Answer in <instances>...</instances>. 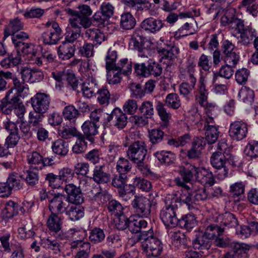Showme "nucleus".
Returning <instances> with one entry per match:
<instances>
[{
  "mask_svg": "<svg viewBox=\"0 0 258 258\" xmlns=\"http://www.w3.org/2000/svg\"><path fill=\"white\" fill-rule=\"evenodd\" d=\"M54 203L55 202L53 201L49 207L51 214L47 219V226L51 232L57 234V238L63 240L67 238V236L65 233H62L61 231L62 222L60 217L58 216V214H61L56 211H53L52 209V206L53 205H54Z\"/></svg>",
  "mask_w": 258,
  "mask_h": 258,
  "instance_id": "nucleus-8",
  "label": "nucleus"
},
{
  "mask_svg": "<svg viewBox=\"0 0 258 258\" xmlns=\"http://www.w3.org/2000/svg\"><path fill=\"white\" fill-rule=\"evenodd\" d=\"M107 80L110 84H116L120 82L121 74L114 68L107 70Z\"/></svg>",
  "mask_w": 258,
  "mask_h": 258,
  "instance_id": "nucleus-56",
  "label": "nucleus"
},
{
  "mask_svg": "<svg viewBox=\"0 0 258 258\" xmlns=\"http://www.w3.org/2000/svg\"><path fill=\"white\" fill-rule=\"evenodd\" d=\"M85 37L88 40L92 42L94 45H100L105 40L104 34L100 30L97 28L87 29L85 33Z\"/></svg>",
  "mask_w": 258,
  "mask_h": 258,
  "instance_id": "nucleus-21",
  "label": "nucleus"
},
{
  "mask_svg": "<svg viewBox=\"0 0 258 258\" xmlns=\"http://www.w3.org/2000/svg\"><path fill=\"white\" fill-rule=\"evenodd\" d=\"M244 189L245 184L243 182H237L230 185L229 192L232 196L238 197L244 193Z\"/></svg>",
  "mask_w": 258,
  "mask_h": 258,
  "instance_id": "nucleus-62",
  "label": "nucleus"
},
{
  "mask_svg": "<svg viewBox=\"0 0 258 258\" xmlns=\"http://www.w3.org/2000/svg\"><path fill=\"white\" fill-rule=\"evenodd\" d=\"M113 125L119 129L123 128L127 123V117L125 113L118 107L115 108Z\"/></svg>",
  "mask_w": 258,
  "mask_h": 258,
  "instance_id": "nucleus-37",
  "label": "nucleus"
},
{
  "mask_svg": "<svg viewBox=\"0 0 258 258\" xmlns=\"http://www.w3.org/2000/svg\"><path fill=\"white\" fill-rule=\"evenodd\" d=\"M104 238L105 234L103 230L99 228H94L90 232L89 239L94 243H100Z\"/></svg>",
  "mask_w": 258,
  "mask_h": 258,
  "instance_id": "nucleus-60",
  "label": "nucleus"
},
{
  "mask_svg": "<svg viewBox=\"0 0 258 258\" xmlns=\"http://www.w3.org/2000/svg\"><path fill=\"white\" fill-rule=\"evenodd\" d=\"M21 55L16 53H12L7 57L4 58L0 62L1 66L5 69L16 66L21 62Z\"/></svg>",
  "mask_w": 258,
  "mask_h": 258,
  "instance_id": "nucleus-39",
  "label": "nucleus"
},
{
  "mask_svg": "<svg viewBox=\"0 0 258 258\" xmlns=\"http://www.w3.org/2000/svg\"><path fill=\"white\" fill-rule=\"evenodd\" d=\"M64 189L67 196L59 194L58 197L54 199V202L60 203L64 199L68 203L70 204H81L83 202V194L79 187L73 183H70L66 185Z\"/></svg>",
  "mask_w": 258,
  "mask_h": 258,
  "instance_id": "nucleus-7",
  "label": "nucleus"
},
{
  "mask_svg": "<svg viewBox=\"0 0 258 258\" xmlns=\"http://www.w3.org/2000/svg\"><path fill=\"white\" fill-rule=\"evenodd\" d=\"M132 168V165L128 159L121 157L117 161L116 169L118 172L122 175H125L129 172Z\"/></svg>",
  "mask_w": 258,
  "mask_h": 258,
  "instance_id": "nucleus-47",
  "label": "nucleus"
},
{
  "mask_svg": "<svg viewBox=\"0 0 258 258\" xmlns=\"http://www.w3.org/2000/svg\"><path fill=\"white\" fill-rule=\"evenodd\" d=\"M178 220L179 226L184 228L187 230H190L194 228L196 226L197 222L195 216L192 214L185 215Z\"/></svg>",
  "mask_w": 258,
  "mask_h": 258,
  "instance_id": "nucleus-40",
  "label": "nucleus"
},
{
  "mask_svg": "<svg viewBox=\"0 0 258 258\" xmlns=\"http://www.w3.org/2000/svg\"><path fill=\"white\" fill-rule=\"evenodd\" d=\"M62 113L64 118L69 120H74L79 114L78 110L73 105L66 106Z\"/></svg>",
  "mask_w": 258,
  "mask_h": 258,
  "instance_id": "nucleus-63",
  "label": "nucleus"
},
{
  "mask_svg": "<svg viewBox=\"0 0 258 258\" xmlns=\"http://www.w3.org/2000/svg\"><path fill=\"white\" fill-rule=\"evenodd\" d=\"M147 154V149L145 142L136 141L128 147L126 155L128 159L137 165L142 170L145 166V159Z\"/></svg>",
  "mask_w": 258,
  "mask_h": 258,
  "instance_id": "nucleus-4",
  "label": "nucleus"
},
{
  "mask_svg": "<svg viewBox=\"0 0 258 258\" xmlns=\"http://www.w3.org/2000/svg\"><path fill=\"white\" fill-rule=\"evenodd\" d=\"M81 85V91L84 97L90 98L93 96L97 90L96 81L92 79L83 83Z\"/></svg>",
  "mask_w": 258,
  "mask_h": 258,
  "instance_id": "nucleus-33",
  "label": "nucleus"
},
{
  "mask_svg": "<svg viewBox=\"0 0 258 258\" xmlns=\"http://www.w3.org/2000/svg\"><path fill=\"white\" fill-rule=\"evenodd\" d=\"M225 227H222V224L216 223L210 224L205 229L204 234L211 239L215 238L219 235H222L224 232Z\"/></svg>",
  "mask_w": 258,
  "mask_h": 258,
  "instance_id": "nucleus-32",
  "label": "nucleus"
},
{
  "mask_svg": "<svg viewBox=\"0 0 258 258\" xmlns=\"http://www.w3.org/2000/svg\"><path fill=\"white\" fill-rule=\"evenodd\" d=\"M44 113L34 111H31L29 113L28 123L33 128H36L42 126V122L44 117Z\"/></svg>",
  "mask_w": 258,
  "mask_h": 258,
  "instance_id": "nucleus-45",
  "label": "nucleus"
},
{
  "mask_svg": "<svg viewBox=\"0 0 258 258\" xmlns=\"http://www.w3.org/2000/svg\"><path fill=\"white\" fill-rule=\"evenodd\" d=\"M51 148L55 154L64 156L69 152V143L62 139H58L52 142Z\"/></svg>",
  "mask_w": 258,
  "mask_h": 258,
  "instance_id": "nucleus-29",
  "label": "nucleus"
},
{
  "mask_svg": "<svg viewBox=\"0 0 258 258\" xmlns=\"http://www.w3.org/2000/svg\"><path fill=\"white\" fill-rule=\"evenodd\" d=\"M135 212L140 217L147 218L151 213V201L142 196H135L132 202Z\"/></svg>",
  "mask_w": 258,
  "mask_h": 258,
  "instance_id": "nucleus-10",
  "label": "nucleus"
},
{
  "mask_svg": "<svg viewBox=\"0 0 258 258\" xmlns=\"http://www.w3.org/2000/svg\"><path fill=\"white\" fill-rule=\"evenodd\" d=\"M90 178L97 184H105L110 181V174L106 172L105 164L102 163L95 166Z\"/></svg>",
  "mask_w": 258,
  "mask_h": 258,
  "instance_id": "nucleus-17",
  "label": "nucleus"
},
{
  "mask_svg": "<svg viewBox=\"0 0 258 258\" xmlns=\"http://www.w3.org/2000/svg\"><path fill=\"white\" fill-rule=\"evenodd\" d=\"M124 5L131 8H136L137 10H143L149 9L151 7L149 0H122Z\"/></svg>",
  "mask_w": 258,
  "mask_h": 258,
  "instance_id": "nucleus-43",
  "label": "nucleus"
},
{
  "mask_svg": "<svg viewBox=\"0 0 258 258\" xmlns=\"http://www.w3.org/2000/svg\"><path fill=\"white\" fill-rule=\"evenodd\" d=\"M166 105L174 109H178L181 105L180 100L176 93H170L165 98Z\"/></svg>",
  "mask_w": 258,
  "mask_h": 258,
  "instance_id": "nucleus-54",
  "label": "nucleus"
},
{
  "mask_svg": "<svg viewBox=\"0 0 258 258\" xmlns=\"http://www.w3.org/2000/svg\"><path fill=\"white\" fill-rule=\"evenodd\" d=\"M23 208L17 203L9 201L5 204V208L2 212V215L4 218H11L18 215Z\"/></svg>",
  "mask_w": 258,
  "mask_h": 258,
  "instance_id": "nucleus-23",
  "label": "nucleus"
},
{
  "mask_svg": "<svg viewBox=\"0 0 258 258\" xmlns=\"http://www.w3.org/2000/svg\"><path fill=\"white\" fill-rule=\"evenodd\" d=\"M32 106L35 111L45 113L48 110L50 98V96L42 93H38L31 98Z\"/></svg>",
  "mask_w": 258,
  "mask_h": 258,
  "instance_id": "nucleus-13",
  "label": "nucleus"
},
{
  "mask_svg": "<svg viewBox=\"0 0 258 258\" xmlns=\"http://www.w3.org/2000/svg\"><path fill=\"white\" fill-rule=\"evenodd\" d=\"M203 130L205 131V138L208 144H212L217 141L219 135L217 126L209 125L207 128Z\"/></svg>",
  "mask_w": 258,
  "mask_h": 258,
  "instance_id": "nucleus-41",
  "label": "nucleus"
},
{
  "mask_svg": "<svg viewBox=\"0 0 258 258\" xmlns=\"http://www.w3.org/2000/svg\"><path fill=\"white\" fill-rule=\"evenodd\" d=\"M192 245L195 249H200L204 253V250H208L211 247L212 241L204 233H200L193 240Z\"/></svg>",
  "mask_w": 258,
  "mask_h": 258,
  "instance_id": "nucleus-22",
  "label": "nucleus"
},
{
  "mask_svg": "<svg viewBox=\"0 0 258 258\" xmlns=\"http://www.w3.org/2000/svg\"><path fill=\"white\" fill-rule=\"evenodd\" d=\"M136 24V21L130 13H124L120 16V26L124 30L133 29Z\"/></svg>",
  "mask_w": 258,
  "mask_h": 258,
  "instance_id": "nucleus-35",
  "label": "nucleus"
},
{
  "mask_svg": "<svg viewBox=\"0 0 258 258\" xmlns=\"http://www.w3.org/2000/svg\"><path fill=\"white\" fill-rule=\"evenodd\" d=\"M247 124L242 121H235L230 124L229 134L233 140L240 141L246 137Z\"/></svg>",
  "mask_w": 258,
  "mask_h": 258,
  "instance_id": "nucleus-14",
  "label": "nucleus"
},
{
  "mask_svg": "<svg viewBox=\"0 0 258 258\" xmlns=\"http://www.w3.org/2000/svg\"><path fill=\"white\" fill-rule=\"evenodd\" d=\"M139 239L141 241V247L147 258H161L162 243L160 239L154 235L152 228L148 231H144Z\"/></svg>",
  "mask_w": 258,
  "mask_h": 258,
  "instance_id": "nucleus-1",
  "label": "nucleus"
},
{
  "mask_svg": "<svg viewBox=\"0 0 258 258\" xmlns=\"http://www.w3.org/2000/svg\"><path fill=\"white\" fill-rule=\"evenodd\" d=\"M117 57V52L115 50L111 49L108 50L105 57L106 70L115 68Z\"/></svg>",
  "mask_w": 258,
  "mask_h": 258,
  "instance_id": "nucleus-61",
  "label": "nucleus"
},
{
  "mask_svg": "<svg viewBox=\"0 0 258 258\" xmlns=\"http://www.w3.org/2000/svg\"><path fill=\"white\" fill-rule=\"evenodd\" d=\"M8 252H11V258H24L25 248L17 241H11V248Z\"/></svg>",
  "mask_w": 258,
  "mask_h": 258,
  "instance_id": "nucleus-44",
  "label": "nucleus"
},
{
  "mask_svg": "<svg viewBox=\"0 0 258 258\" xmlns=\"http://www.w3.org/2000/svg\"><path fill=\"white\" fill-rule=\"evenodd\" d=\"M75 46L68 42H62L57 50V53L60 58L68 60L72 57L75 54Z\"/></svg>",
  "mask_w": 258,
  "mask_h": 258,
  "instance_id": "nucleus-24",
  "label": "nucleus"
},
{
  "mask_svg": "<svg viewBox=\"0 0 258 258\" xmlns=\"http://www.w3.org/2000/svg\"><path fill=\"white\" fill-rule=\"evenodd\" d=\"M238 96L243 102L251 104L253 101L254 93L253 91L249 88L244 87L239 91Z\"/></svg>",
  "mask_w": 258,
  "mask_h": 258,
  "instance_id": "nucleus-51",
  "label": "nucleus"
},
{
  "mask_svg": "<svg viewBox=\"0 0 258 258\" xmlns=\"http://www.w3.org/2000/svg\"><path fill=\"white\" fill-rule=\"evenodd\" d=\"M43 244L44 247L52 250L55 254L60 253L62 248V243L57 239H46L44 240Z\"/></svg>",
  "mask_w": 258,
  "mask_h": 258,
  "instance_id": "nucleus-46",
  "label": "nucleus"
},
{
  "mask_svg": "<svg viewBox=\"0 0 258 258\" xmlns=\"http://www.w3.org/2000/svg\"><path fill=\"white\" fill-rule=\"evenodd\" d=\"M149 77L150 76H154V77H158L160 76L162 73V67L160 64L151 60L148 62Z\"/></svg>",
  "mask_w": 258,
  "mask_h": 258,
  "instance_id": "nucleus-64",
  "label": "nucleus"
},
{
  "mask_svg": "<svg viewBox=\"0 0 258 258\" xmlns=\"http://www.w3.org/2000/svg\"><path fill=\"white\" fill-rule=\"evenodd\" d=\"M41 39L45 44L54 45L57 43L60 39V37L52 31L47 30L42 33Z\"/></svg>",
  "mask_w": 258,
  "mask_h": 258,
  "instance_id": "nucleus-48",
  "label": "nucleus"
},
{
  "mask_svg": "<svg viewBox=\"0 0 258 258\" xmlns=\"http://www.w3.org/2000/svg\"><path fill=\"white\" fill-rule=\"evenodd\" d=\"M79 205L68 203L63 199V201L62 200L60 203L55 202L54 206H52V209L61 214L65 213L70 220L76 221L82 218L84 215L83 208Z\"/></svg>",
  "mask_w": 258,
  "mask_h": 258,
  "instance_id": "nucleus-5",
  "label": "nucleus"
},
{
  "mask_svg": "<svg viewBox=\"0 0 258 258\" xmlns=\"http://www.w3.org/2000/svg\"><path fill=\"white\" fill-rule=\"evenodd\" d=\"M126 175L119 174L115 175L112 180V185L118 189V194L120 197H124L127 195L134 194V187L132 185H127Z\"/></svg>",
  "mask_w": 258,
  "mask_h": 258,
  "instance_id": "nucleus-12",
  "label": "nucleus"
},
{
  "mask_svg": "<svg viewBox=\"0 0 258 258\" xmlns=\"http://www.w3.org/2000/svg\"><path fill=\"white\" fill-rule=\"evenodd\" d=\"M164 133L160 128H155L148 131L149 141L153 144H157L162 141Z\"/></svg>",
  "mask_w": 258,
  "mask_h": 258,
  "instance_id": "nucleus-50",
  "label": "nucleus"
},
{
  "mask_svg": "<svg viewBox=\"0 0 258 258\" xmlns=\"http://www.w3.org/2000/svg\"><path fill=\"white\" fill-rule=\"evenodd\" d=\"M98 126L95 122L90 120H87L84 122L82 125V131L87 139L91 143L94 141L93 136H95L98 133Z\"/></svg>",
  "mask_w": 258,
  "mask_h": 258,
  "instance_id": "nucleus-28",
  "label": "nucleus"
},
{
  "mask_svg": "<svg viewBox=\"0 0 258 258\" xmlns=\"http://www.w3.org/2000/svg\"><path fill=\"white\" fill-rule=\"evenodd\" d=\"M76 29L72 30L69 28L66 33L65 41L70 44H72L78 38L80 37L81 34V27L79 28H73Z\"/></svg>",
  "mask_w": 258,
  "mask_h": 258,
  "instance_id": "nucleus-59",
  "label": "nucleus"
},
{
  "mask_svg": "<svg viewBox=\"0 0 258 258\" xmlns=\"http://www.w3.org/2000/svg\"><path fill=\"white\" fill-rule=\"evenodd\" d=\"M107 208L112 215L115 216L123 213V208L121 204L116 200H111L108 202Z\"/></svg>",
  "mask_w": 258,
  "mask_h": 258,
  "instance_id": "nucleus-57",
  "label": "nucleus"
},
{
  "mask_svg": "<svg viewBox=\"0 0 258 258\" xmlns=\"http://www.w3.org/2000/svg\"><path fill=\"white\" fill-rule=\"evenodd\" d=\"M255 30L249 26L245 28L239 33L240 42L244 45L249 44L255 36Z\"/></svg>",
  "mask_w": 258,
  "mask_h": 258,
  "instance_id": "nucleus-42",
  "label": "nucleus"
},
{
  "mask_svg": "<svg viewBox=\"0 0 258 258\" xmlns=\"http://www.w3.org/2000/svg\"><path fill=\"white\" fill-rule=\"evenodd\" d=\"M27 160L32 168L41 169L43 157L39 153L36 151L29 153L27 156Z\"/></svg>",
  "mask_w": 258,
  "mask_h": 258,
  "instance_id": "nucleus-38",
  "label": "nucleus"
},
{
  "mask_svg": "<svg viewBox=\"0 0 258 258\" xmlns=\"http://www.w3.org/2000/svg\"><path fill=\"white\" fill-rule=\"evenodd\" d=\"M234 67L229 66L228 64L225 63V65L222 66L220 69L218 73L214 74L212 79L213 84L215 83L217 80L220 77H223L227 79L231 78L234 74Z\"/></svg>",
  "mask_w": 258,
  "mask_h": 258,
  "instance_id": "nucleus-34",
  "label": "nucleus"
},
{
  "mask_svg": "<svg viewBox=\"0 0 258 258\" xmlns=\"http://www.w3.org/2000/svg\"><path fill=\"white\" fill-rule=\"evenodd\" d=\"M200 167H197L189 163H184L179 166L178 172L180 175L181 178L176 177L174 182L178 186L183 187L185 189H189V187L186 183L189 182L194 179H197L198 172Z\"/></svg>",
  "mask_w": 258,
  "mask_h": 258,
  "instance_id": "nucleus-6",
  "label": "nucleus"
},
{
  "mask_svg": "<svg viewBox=\"0 0 258 258\" xmlns=\"http://www.w3.org/2000/svg\"><path fill=\"white\" fill-rule=\"evenodd\" d=\"M196 180L205 185L213 186L215 179L212 172L205 168L200 167Z\"/></svg>",
  "mask_w": 258,
  "mask_h": 258,
  "instance_id": "nucleus-20",
  "label": "nucleus"
},
{
  "mask_svg": "<svg viewBox=\"0 0 258 258\" xmlns=\"http://www.w3.org/2000/svg\"><path fill=\"white\" fill-rule=\"evenodd\" d=\"M133 184L134 185L132 186L134 188L136 187L144 191H149L152 188L151 182L147 179L141 177H136L134 178Z\"/></svg>",
  "mask_w": 258,
  "mask_h": 258,
  "instance_id": "nucleus-55",
  "label": "nucleus"
},
{
  "mask_svg": "<svg viewBox=\"0 0 258 258\" xmlns=\"http://www.w3.org/2000/svg\"><path fill=\"white\" fill-rule=\"evenodd\" d=\"M23 27V23L18 18L11 20L9 24L5 29L4 39H6L10 35H12V38L16 36L18 34H16V33L22 30Z\"/></svg>",
  "mask_w": 258,
  "mask_h": 258,
  "instance_id": "nucleus-25",
  "label": "nucleus"
},
{
  "mask_svg": "<svg viewBox=\"0 0 258 258\" xmlns=\"http://www.w3.org/2000/svg\"><path fill=\"white\" fill-rule=\"evenodd\" d=\"M223 26H228L232 30L237 31L239 33L244 28L243 21L235 16H231L229 12H226L221 18Z\"/></svg>",
  "mask_w": 258,
  "mask_h": 258,
  "instance_id": "nucleus-15",
  "label": "nucleus"
},
{
  "mask_svg": "<svg viewBox=\"0 0 258 258\" xmlns=\"http://www.w3.org/2000/svg\"><path fill=\"white\" fill-rule=\"evenodd\" d=\"M132 68V62L127 58H124L120 60L114 69L121 74L128 75L131 72Z\"/></svg>",
  "mask_w": 258,
  "mask_h": 258,
  "instance_id": "nucleus-53",
  "label": "nucleus"
},
{
  "mask_svg": "<svg viewBox=\"0 0 258 258\" xmlns=\"http://www.w3.org/2000/svg\"><path fill=\"white\" fill-rule=\"evenodd\" d=\"M79 11L70 8L64 10L66 13L71 16L69 19V22L72 28H79L83 27L84 28H89L91 25V21L89 16L92 14V11L90 7L86 5H83L78 7Z\"/></svg>",
  "mask_w": 258,
  "mask_h": 258,
  "instance_id": "nucleus-3",
  "label": "nucleus"
},
{
  "mask_svg": "<svg viewBox=\"0 0 258 258\" xmlns=\"http://www.w3.org/2000/svg\"><path fill=\"white\" fill-rule=\"evenodd\" d=\"M21 177L25 180L26 184L30 187H34L38 183L39 173L31 169L27 170L21 175Z\"/></svg>",
  "mask_w": 258,
  "mask_h": 258,
  "instance_id": "nucleus-36",
  "label": "nucleus"
},
{
  "mask_svg": "<svg viewBox=\"0 0 258 258\" xmlns=\"http://www.w3.org/2000/svg\"><path fill=\"white\" fill-rule=\"evenodd\" d=\"M244 153L251 158H258V141L250 140L245 146Z\"/></svg>",
  "mask_w": 258,
  "mask_h": 258,
  "instance_id": "nucleus-49",
  "label": "nucleus"
},
{
  "mask_svg": "<svg viewBox=\"0 0 258 258\" xmlns=\"http://www.w3.org/2000/svg\"><path fill=\"white\" fill-rule=\"evenodd\" d=\"M165 206L160 213V218L167 228H174L178 225L179 220L176 216V211L180 207L178 200L172 195L166 197Z\"/></svg>",
  "mask_w": 258,
  "mask_h": 258,
  "instance_id": "nucleus-2",
  "label": "nucleus"
},
{
  "mask_svg": "<svg viewBox=\"0 0 258 258\" xmlns=\"http://www.w3.org/2000/svg\"><path fill=\"white\" fill-rule=\"evenodd\" d=\"M158 52L161 57V60L165 59L168 60H173L177 57L179 52V49L177 47L172 46L168 47L167 48H160L158 50Z\"/></svg>",
  "mask_w": 258,
  "mask_h": 258,
  "instance_id": "nucleus-30",
  "label": "nucleus"
},
{
  "mask_svg": "<svg viewBox=\"0 0 258 258\" xmlns=\"http://www.w3.org/2000/svg\"><path fill=\"white\" fill-rule=\"evenodd\" d=\"M164 25V24L161 20L152 17L145 19L141 24V27L143 29L152 33H156L160 31Z\"/></svg>",
  "mask_w": 258,
  "mask_h": 258,
  "instance_id": "nucleus-19",
  "label": "nucleus"
},
{
  "mask_svg": "<svg viewBox=\"0 0 258 258\" xmlns=\"http://www.w3.org/2000/svg\"><path fill=\"white\" fill-rule=\"evenodd\" d=\"M139 111L142 115L151 118L154 114V109L152 102L149 101L143 102L139 107Z\"/></svg>",
  "mask_w": 258,
  "mask_h": 258,
  "instance_id": "nucleus-52",
  "label": "nucleus"
},
{
  "mask_svg": "<svg viewBox=\"0 0 258 258\" xmlns=\"http://www.w3.org/2000/svg\"><path fill=\"white\" fill-rule=\"evenodd\" d=\"M198 92L199 94L196 96V100L201 106L212 108H215L214 104L208 102L209 92L208 89H206V84L203 78H201L199 80Z\"/></svg>",
  "mask_w": 258,
  "mask_h": 258,
  "instance_id": "nucleus-18",
  "label": "nucleus"
},
{
  "mask_svg": "<svg viewBox=\"0 0 258 258\" xmlns=\"http://www.w3.org/2000/svg\"><path fill=\"white\" fill-rule=\"evenodd\" d=\"M28 38V35L24 32H21L16 36L12 38V41L15 47L17 48L16 54L20 55L21 52L24 55H30V57L33 58L36 56V52L34 51V46L31 43H25L22 42L24 39Z\"/></svg>",
  "mask_w": 258,
  "mask_h": 258,
  "instance_id": "nucleus-9",
  "label": "nucleus"
},
{
  "mask_svg": "<svg viewBox=\"0 0 258 258\" xmlns=\"http://www.w3.org/2000/svg\"><path fill=\"white\" fill-rule=\"evenodd\" d=\"M74 174L75 172L72 169L68 167H64L59 171L58 175L61 183L72 180L74 177Z\"/></svg>",
  "mask_w": 258,
  "mask_h": 258,
  "instance_id": "nucleus-58",
  "label": "nucleus"
},
{
  "mask_svg": "<svg viewBox=\"0 0 258 258\" xmlns=\"http://www.w3.org/2000/svg\"><path fill=\"white\" fill-rule=\"evenodd\" d=\"M155 157L161 164L170 165L173 163L175 159V155L170 151L165 150L158 151L154 153Z\"/></svg>",
  "mask_w": 258,
  "mask_h": 258,
  "instance_id": "nucleus-26",
  "label": "nucleus"
},
{
  "mask_svg": "<svg viewBox=\"0 0 258 258\" xmlns=\"http://www.w3.org/2000/svg\"><path fill=\"white\" fill-rule=\"evenodd\" d=\"M13 92V89H10L7 92L5 98L0 101V107L3 112L6 114H11L13 112L15 104L18 103L19 100L18 94H15L12 97L10 96Z\"/></svg>",
  "mask_w": 258,
  "mask_h": 258,
  "instance_id": "nucleus-16",
  "label": "nucleus"
},
{
  "mask_svg": "<svg viewBox=\"0 0 258 258\" xmlns=\"http://www.w3.org/2000/svg\"><path fill=\"white\" fill-rule=\"evenodd\" d=\"M217 222L222 224V227H235L238 225V221L235 216L231 213L226 212L219 215L217 218Z\"/></svg>",
  "mask_w": 258,
  "mask_h": 258,
  "instance_id": "nucleus-31",
  "label": "nucleus"
},
{
  "mask_svg": "<svg viewBox=\"0 0 258 258\" xmlns=\"http://www.w3.org/2000/svg\"><path fill=\"white\" fill-rule=\"evenodd\" d=\"M147 222L142 219H135L131 217L129 222H128V229L132 233H137L141 232L142 234L144 229L147 227Z\"/></svg>",
  "mask_w": 258,
  "mask_h": 258,
  "instance_id": "nucleus-27",
  "label": "nucleus"
},
{
  "mask_svg": "<svg viewBox=\"0 0 258 258\" xmlns=\"http://www.w3.org/2000/svg\"><path fill=\"white\" fill-rule=\"evenodd\" d=\"M210 161L214 168L217 169L223 168V171L221 173L217 174L219 179H223L227 177L229 170L225 166V151L222 152L219 151L213 153L211 157Z\"/></svg>",
  "mask_w": 258,
  "mask_h": 258,
  "instance_id": "nucleus-11",
  "label": "nucleus"
}]
</instances>
